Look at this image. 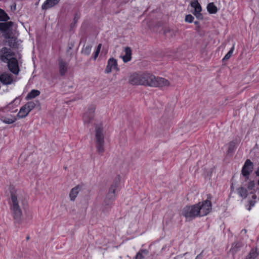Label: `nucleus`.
<instances>
[{
	"instance_id": "obj_1",
	"label": "nucleus",
	"mask_w": 259,
	"mask_h": 259,
	"mask_svg": "<svg viewBox=\"0 0 259 259\" xmlns=\"http://www.w3.org/2000/svg\"><path fill=\"white\" fill-rule=\"evenodd\" d=\"M11 210L15 222L20 223L22 217L20 198L14 193L11 194Z\"/></svg>"
},
{
	"instance_id": "obj_2",
	"label": "nucleus",
	"mask_w": 259,
	"mask_h": 259,
	"mask_svg": "<svg viewBox=\"0 0 259 259\" xmlns=\"http://www.w3.org/2000/svg\"><path fill=\"white\" fill-rule=\"evenodd\" d=\"M104 133L103 127L96 126L95 127V142L97 152L102 155L105 151Z\"/></svg>"
},
{
	"instance_id": "obj_3",
	"label": "nucleus",
	"mask_w": 259,
	"mask_h": 259,
	"mask_svg": "<svg viewBox=\"0 0 259 259\" xmlns=\"http://www.w3.org/2000/svg\"><path fill=\"white\" fill-rule=\"evenodd\" d=\"M198 207L196 204L186 206L182 210V214L190 221L193 218L199 217L200 213H198Z\"/></svg>"
},
{
	"instance_id": "obj_4",
	"label": "nucleus",
	"mask_w": 259,
	"mask_h": 259,
	"mask_svg": "<svg viewBox=\"0 0 259 259\" xmlns=\"http://www.w3.org/2000/svg\"><path fill=\"white\" fill-rule=\"evenodd\" d=\"M198 207V211L200 213L199 217H202L209 213L211 209V203L210 200L207 199L203 202L196 204Z\"/></svg>"
},
{
	"instance_id": "obj_5",
	"label": "nucleus",
	"mask_w": 259,
	"mask_h": 259,
	"mask_svg": "<svg viewBox=\"0 0 259 259\" xmlns=\"http://www.w3.org/2000/svg\"><path fill=\"white\" fill-rule=\"evenodd\" d=\"M14 56V53L10 48L4 47L0 50V60L3 62L9 61Z\"/></svg>"
},
{
	"instance_id": "obj_6",
	"label": "nucleus",
	"mask_w": 259,
	"mask_h": 259,
	"mask_svg": "<svg viewBox=\"0 0 259 259\" xmlns=\"http://www.w3.org/2000/svg\"><path fill=\"white\" fill-rule=\"evenodd\" d=\"M95 109L96 108L94 106L92 105L90 106L83 116L84 123L87 126H89L93 120Z\"/></svg>"
},
{
	"instance_id": "obj_7",
	"label": "nucleus",
	"mask_w": 259,
	"mask_h": 259,
	"mask_svg": "<svg viewBox=\"0 0 259 259\" xmlns=\"http://www.w3.org/2000/svg\"><path fill=\"white\" fill-rule=\"evenodd\" d=\"M143 85L154 87L156 80V77L153 74L149 73L143 74Z\"/></svg>"
},
{
	"instance_id": "obj_8",
	"label": "nucleus",
	"mask_w": 259,
	"mask_h": 259,
	"mask_svg": "<svg viewBox=\"0 0 259 259\" xmlns=\"http://www.w3.org/2000/svg\"><path fill=\"white\" fill-rule=\"evenodd\" d=\"M121 180V177L117 175L114 179L112 184L111 185L108 193L107 194L108 196L115 198V192L118 188Z\"/></svg>"
},
{
	"instance_id": "obj_9",
	"label": "nucleus",
	"mask_w": 259,
	"mask_h": 259,
	"mask_svg": "<svg viewBox=\"0 0 259 259\" xmlns=\"http://www.w3.org/2000/svg\"><path fill=\"white\" fill-rule=\"evenodd\" d=\"M6 63H8V67L11 72L16 75H17L19 73V69L18 62L17 59L15 57H13Z\"/></svg>"
},
{
	"instance_id": "obj_10",
	"label": "nucleus",
	"mask_w": 259,
	"mask_h": 259,
	"mask_svg": "<svg viewBox=\"0 0 259 259\" xmlns=\"http://www.w3.org/2000/svg\"><path fill=\"white\" fill-rule=\"evenodd\" d=\"M114 199V198L106 195L102 204V210L103 212H108L112 207Z\"/></svg>"
},
{
	"instance_id": "obj_11",
	"label": "nucleus",
	"mask_w": 259,
	"mask_h": 259,
	"mask_svg": "<svg viewBox=\"0 0 259 259\" xmlns=\"http://www.w3.org/2000/svg\"><path fill=\"white\" fill-rule=\"evenodd\" d=\"M14 80L13 76L10 73L4 72L0 75V81L4 84H10Z\"/></svg>"
},
{
	"instance_id": "obj_12",
	"label": "nucleus",
	"mask_w": 259,
	"mask_h": 259,
	"mask_svg": "<svg viewBox=\"0 0 259 259\" xmlns=\"http://www.w3.org/2000/svg\"><path fill=\"white\" fill-rule=\"evenodd\" d=\"M192 7L195 9L194 15L197 17V19L201 20L203 19V16L201 13V7L197 0H194L191 3Z\"/></svg>"
},
{
	"instance_id": "obj_13",
	"label": "nucleus",
	"mask_w": 259,
	"mask_h": 259,
	"mask_svg": "<svg viewBox=\"0 0 259 259\" xmlns=\"http://www.w3.org/2000/svg\"><path fill=\"white\" fill-rule=\"evenodd\" d=\"M253 169V163L249 160L247 159L245 162V164L242 169V174L244 177H248Z\"/></svg>"
},
{
	"instance_id": "obj_14",
	"label": "nucleus",
	"mask_w": 259,
	"mask_h": 259,
	"mask_svg": "<svg viewBox=\"0 0 259 259\" xmlns=\"http://www.w3.org/2000/svg\"><path fill=\"white\" fill-rule=\"evenodd\" d=\"M112 69H115L117 71L118 70L117 61L113 58H110L108 60L107 67L105 70V72L106 73H109L112 71Z\"/></svg>"
},
{
	"instance_id": "obj_15",
	"label": "nucleus",
	"mask_w": 259,
	"mask_h": 259,
	"mask_svg": "<svg viewBox=\"0 0 259 259\" xmlns=\"http://www.w3.org/2000/svg\"><path fill=\"white\" fill-rule=\"evenodd\" d=\"M143 74L141 75L134 74L130 78V82L133 85H143Z\"/></svg>"
},
{
	"instance_id": "obj_16",
	"label": "nucleus",
	"mask_w": 259,
	"mask_h": 259,
	"mask_svg": "<svg viewBox=\"0 0 259 259\" xmlns=\"http://www.w3.org/2000/svg\"><path fill=\"white\" fill-rule=\"evenodd\" d=\"M81 189L82 186L81 185H77L71 189L69 194L70 200L72 201H74L77 195Z\"/></svg>"
},
{
	"instance_id": "obj_17",
	"label": "nucleus",
	"mask_w": 259,
	"mask_h": 259,
	"mask_svg": "<svg viewBox=\"0 0 259 259\" xmlns=\"http://www.w3.org/2000/svg\"><path fill=\"white\" fill-rule=\"evenodd\" d=\"M154 87H163L165 86H168L169 85V82L168 80L162 78L157 77L155 83Z\"/></svg>"
},
{
	"instance_id": "obj_18",
	"label": "nucleus",
	"mask_w": 259,
	"mask_h": 259,
	"mask_svg": "<svg viewBox=\"0 0 259 259\" xmlns=\"http://www.w3.org/2000/svg\"><path fill=\"white\" fill-rule=\"evenodd\" d=\"M60 0H46L41 6L43 10H47L57 5Z\"/></svg>"
},
{
	"instance_id": "obj_19",
	"label": "nucleus",
	"mask_w": 259,
	"mask_h": 259,
	"mask_svg": "<svg viewBox=\"0 0 259 259\" xmlns=\"http://www.w3.org/2000/svg\"><path fill=\"white\" fill-rule=\"evenodd\" d=\"M59 72L63 76L67 71L68 63L62 59L59 60Z\"/></svg>"
},
{
	"instance_id": "obj_20",
	"label": "nucleus",
	"mask_w": 259,
	"mask_h": 259,
	"mask_svg": "<svg viewBox=\"0 0 259 259\" xmlns=\"http://www.w3.org/2000/svg\"><path fill=\"white\" fill-rule=\"evenodd\" d=\"M243 246V243L240 241L235 242L232 245L230 252L233 254H235Z\"/></svg>"
},
{
	"instance_id": "obj_21",
	"label": "nucleus",
	"mask_w": 259,
	"mask_h": 259,
	"mask_svg": "<svg viewBox=\"0 0 259 259\" xmlns=\"http://www.w3.org/2000/svg\"><path fill=\"white\" fill-rule=\"evenodd\" d=\"M13 24L14 23L12 21L0 23V31L4 32L10 31V28L13 26Z\"/></svg>"
},
{
	"instance_id": "obj_22",
	"label": "nucleus",
	"mask_w": 259,
	"mask_h": 259,
	"mask_svg": "<svg viewBox=\"0 0 259 259\" xmlns=\"http://www.w3.org/2000/svg\"><path fill=\"white\" fill-rule=\"evenodd\" d=\"M29 112L30 111L27 109L26 106L24 105L21 108L17 114V116L20 118H24L25 117Z\"/></svg>"
},
{
	"instance_id": "obj_23",
	"label": "nucleus",
	"mask_w": 259,
	"mask_h": 259,
	"mask_svg": "<svg viewBox=\"0 0 259 259\" xmlns=\"http://www.w3.org/2000/svg\"><path fill=\"white\" fill-rule=\"evenodd\" d=\"M124 51L125 54L122 57V59L124 62H127L131 59L132 50L130 47H126Z\"/></svg>"
},
{
	"instance_id": "obj_24",
	"label": "nucleus",
	"mask_w": 259,
	"mask_h": 259,
	"mask_svg": "<svg viewBox=\"0 0 259 259\" xmlns=\"http://www.w3.org/2000/svg\"><path fill=\"white\" fill-rule=\"evenodd\" d=\"M2 120L6 123L11 124L14 123L16 120V118L15 116L12 115L8 116L6 117H3Z\"/></svg>"
},
{
	"instance_id": "obj_25",
	"label": "nucleus",
	"mask_w": 259,
	"mask_h": 259,
	"mask_svg": "<svg viewBox=\"0 0 259 259\" xmlns=\"http://www.w3.org/2000/svg\"><path fill=\"white\" fill-rule=\"evenodd\" d=\"M148 253V251L142 249L139 251L135 257V259H144Z\"/></svg>"
},
{
	"instance_id": "obj_26",
	"label": "nucleus",
	"mask_w": 259,
	"mask_h": 259,
	"mask_svg": "<svg viewBox=\"0 0 259 259\" xmlns=\"http://www.w3.org/2000/svg\"><path fill=\"white\" fill-rule=\"evenodd\" d=\"M40 93L38 90H33L27 94V95L26 96V99H31L34 98L36 96L39 95Z\"/></svg>"
},
{
	"instance_id": "obj_27",
	"label": "nucleus",
	"mask_w": 259,
	"mask_h": 259,
	"mask_svg": "<svg viewBox=\"0 0 259 259\" xmlns=\"http://www.w3.org/2000/svg\"><path fill=\"white\" fill-rule=\"evenodd\" d=\"M207 11L210 14H215L218 11L217 7L213 3L208 4L207 7Z\"/></svg>"
},
{
	"instance_id": "obj_28",
	"label": "nucleus",
	"mask_w": 259,
	"mask_h": 259,
	"mask_svg": "<svg viewBox=\"0 0 259 259\" xmlns=\"http://www.w3.org/2000/svg\"><path fill=\"white\" fill-rule=\"evenodd\" d=\"M17 38L16 37L13 36L10 39H9L7 41L8 42V45L11 48H16L18 47V44L16 42Z\"/></svg>"
},
{
	"instance_id": "obj_29",
	"label": "nucleus",
	"mask_w": 259,
	"mask_h": 259,
	"mask_svg": "<svg viewBox=\"0 0 259 259\" xmlns=\"http://www.w3.org/2000/svg\"><path fill=\"white\" fill-rule=\"evenodd\" d=\"M10 19L9 16L4 10L0 9V21H7Z\"/></svg>"
},
{
	"instance_id": "obj_30",
	"label": "nucleus",
	"mask_w": 259,
	"mask_h": 259,
	"mask_svg": "<svg viewBox=\"0 0 259 259\" xmlns=\"http://www.w3.org/2000/svg\"><path fill=\"white\" fill-rule=\"evenodd\" d=\"M74 47V42H70L68 45V48L66 51V55L71 59L72 57V49Z\"/></svg>"
},
{
	"instance_id": "obj_31",
	"label": "nucleus",
	"mask_w": 259,
	"mask_h": 259,
	"mask_svg": "<svg viewBox=\"0 0 259 259\" xmlns=\"http://www.w3.org/2000/svg\"><path fill=\"white\" fill-rule=\"evenodd\" d=\"M37 101H30L27 102L25 106L27 108V109L30 112L32 109H33L36 106V103H37Z\"/></svg>"
},
{
	"instance_id": "obj_32",
	"label": "nucleus",
	"mask_w": 259,
	"mask_h": 259,
	"mask_svg": "<svg viewBox=\"0 0 259 259\" xmlns=\"http://www.w3.org/2000/svg\"><path fill=\"white\" fill-rule=\"evenodd\" d=\"M238 192L240 196L243 197L244 198H246L247 196V191L246 188L243 187L239 188L238 189Z\"/></svg>"
},
{
	"instance_id": "obj_33",
	"label": "nucleus",
	"mask_w": 259,
	"mask_h": 259,
	"mask_svg": "<svg viewBox=\"0 0 259 259\" xmlns=\"http://www.w3.org/2000/svg\"><path fill=\"white\" fill-rule=\"evenodd\" d=\"M92 47V46L90 45L84 47L81 51V53L87 56L89 55L91 51Z\"/></svg>"
},
{
	"instance_id": "obj_34",
	"label": "nucleus",
	"mask_w": 259,
	"mask_h": 259,
	"mask_svg": "<svg viewBox=\"0 0 259 259\" xmlns=\"http://www.w3.org/2000/svg\"><path fill=\"white\" fill-rule=\"evenodd\" d=\"M236 149V143L234 141H232L229 143V148L228 150V152L229 153H232L234 152V150Z\"/></svg>"
},
{
	"instance_id": "obj_35",
	"label": "nucleus",
	"mask_w": 259,
	"mask_h": 259,
	"mask_svg": "<svg viewBox=\"0 0 259 259\" xmlns=\"http://www.w3.org/2000/svg\"><path fill=\"white\" fill-rule=\"evenodd\" d=\"M234 49V45L233 46V47L231 48L230 50L229 51V52L225 55L224 58H223V61H226L230 59L231 56H232L233 51Z\"/></svg>"
},
{
	"instance_id": "obj_36",
	"label": "nucleus",
	"mask_w": 259,
	"mask_h": 259,
	"mask_svg": "<svg viewBox=\"0 0 259 259\" xmlns=\"http://www.w3.org/2000/svg\"><path fill=\"white\" fill-rule=\"evenodd\" d=\"M249 255H250V256L253 258V259H255L258 255V254L257 253V251H256V250L254 249H252L249 253L248 254Z\"/></svg>"
},
{
	"instance_id": "obj_37",
	"label": "nucleus",
	"mask_w": 259,
	"mask_h": 259,
	"mask_svg": "<svg viewBox=\"0 0 259 259\" xmlns=\"http://www.w3.org/2000/svg\"><path fill=\"white\" fill-rule=\"evenodd\" d=\"M194 20V17L190 14L187 15L185 17V21L186 22L191 23Z\"/></svg>"
},
{
	"instance_id": "obj_38",
	"label": "nucleus",
	"mask_w": 259,
	"mask_h": 259,
	"mask_svg": "<svg viewBox=\"0 0 259 259\" xmlns=\"http://www.w3.org/2000/svg\"><path fill=\"white\" fill-rule=\"evenodd\" d=\"M3 35L6 39L8 40L12 37L10 31L5 32V33L3 34Z\"/></svg>"
},
{
	"instance_id": "obj_39",
	"label": "nucleus",
	"mask_w": 259,
	"mask_h": 259,
	"mask_svg": "<svg viewBox=\"0 0 259 259\" xmlns=\"http://www.w3.org/2000/svg\"><path fill=\"white\" fill-rule=\"evenodd\" d=\"M255 186V183L254 181H250L248 185V189L249 190H252Z\"/></svg>"
},
{
	"instance_id": "obj_40",
	"label": "nucleus",
	"mask_w": 259,
	"mask_h": 259,
	"mask_svg": "<svg viewBox=\"0 0 259 259\" xmlns=\"http://www.w3.org/2000/svg\"><path fill=\"white\" fill-rule=\"evenodd\" d=\"M100 52H98V51H96L95 54H94V60H96V58H97L98 56L99 55V54Z\"/></svg>"
},
{
	"instance_id": "obj_41",
	"label": "nucleus",
	"mask_w": 259,
	"mask_h": 259,
	"mask_svg": "<svg viewBox=\"0 0 259 259\" xmlns=\"http://www.w3.org/2000/svg\"><path fill=\"white\" fill-rule=\"evenodd\" d=\"M101 46H102V45L101 44H100L99 45H98V47H97V51L100 52V49H101Z\"/></svg>"
},
{
	"instance_id": "obj_42",
	"label": "nucleus",
	"mask_w": 259,
	"mask_h": 259,
	"mask_svg": "<svg viewBox=\"0 0 259 259\" xmlns=\"http://www.w3.org/2000/svg\"><path fill=\"white\" fill-rule=\"evenodd\" d=\"M249 203L250 206H253L254 205L255 202L253 201H250Z\"/></svg>"
},
{
	"instance_id": "obj_43",
	"label": "nucleus",
	"mask_w": 259,
	"mask_h": 259,
	"mask_svg": "<svg viewBox=\"0 0 259 259\" xmlns=\"http://www.w3.org/2000/svg\"><path fill=\"white\" fill-rule=\"evenodd\" d=\"M246 232L247 230L245 229H244L241 231V233H243L244 234H246Z\"/></svg>"
},
{
	"instance_id": "obj_44",
	"label": "nucleus",
	"mask_w": 259,
	"mask_h": 259,
	"mask_svg": "<svg viewBox=\"0 0 259 259\" xmlns=\"http://www.w3.org/2000/svg\"><path fill=\"white\" fill-rule=\"evenodd\" d=\"M255 173L257 176H259V167L258 168L257 170L256 171Z\"/></svg>"
},
{
	"instance_id": "obj_45",
	"label": "nucleus",
	"mask_w": 259,
	"mask_h": 259,
	"mask_svg": "<svg viewBox=\"0 0 259 259\" xmlns=\"http://www.w3.org/2000/svg\"><path fill=\"white\" fill-rule=\"evenodd\" d=\"M245 259H253V258H252L250 256V255H249L248 254Z\"/></svg>"
},
{
	"instance_id": "obj_46",
	"label": "nucleus",
	"mask_w": 259,
	"mask_h": 259,
	"mask_svg": "<svg viewBox=\"0 0 259 259\" xmlns=\"http://www.w3.org/2000/svg\"><path fill=\"white\" fill-rule=\"evenodd\" d=\"M195 24L196 25H198L199 24V22L198 21H195L194 22Z\"/></svg>"
},
{
	"instance_id": "obj_47",
	"label": "nucleus",
	"mask_w": 259,
	"mask_h": 259,
	"mask_svg": "<svg viewBox=\"0 0 259 259\" xmlns=\"http://www.w3.org/2000/svg\"><path fill=\"white\" fill-rule=\"evenodd\" d=\"M252 198L253 199H255L256 198V196L255 195H253Z\"/></svg>"
},
{
	"instance_id": "obj_48",
	"label": "nucleus",
	"mask_w": 259,
	"mask_h": 259,
	"mask_svg": "<svg viewBox=\"0 0 259 259\" xmlns=\"http://www.w3.org/2000/svg\"><path fill=\"white\" fill-rule=\"evenodd\" d=\"M199 256H200V254L197 255L196 259H199Z\"/></svg>"
},
{
	"instance_id": "obj_49",
	"label": "nucleus",
	"mask_w": 259,
	"mask_h": 259,
	"mask_svg": "<svg viewBox=\"0 0 259 259\" xmlns=\"http://www.w3.org/2000/svg\"><path fill=\"white\" fill-rule=\"evenodd\" d=\"M13 8H14V10H16V5H15L13 7Z\"/></svg>"
},
{
	"instance_id": "obj_50",
	"label": "nucleus",
	"mask_w": 259,
	"mask_h": 259,
	"mask_svg": "<svg viewBox=\"0 0 259 259\" xmlns=\"http://www.w3.org/2000/svg\"><path fill=\"white\" fill-rule=\"evenodd\" d=\"M251 206H250L247 208V209H248V210H250L251 209Z\"/></svg>"
}]
</instances>
